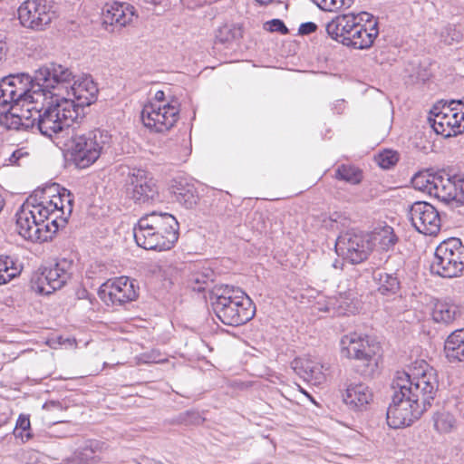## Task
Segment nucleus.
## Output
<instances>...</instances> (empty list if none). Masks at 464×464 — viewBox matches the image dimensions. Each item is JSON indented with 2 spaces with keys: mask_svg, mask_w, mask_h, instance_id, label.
Listing matches in <instances>:
<instances>
[{
  "mask_svg": "<svg viewBox=\"0 0 464 464\" xmlns=\"http://www.w3.org/2000/svg\"><path fill=\"white\" fill-rule=\"evenodd\" d=\"M392 401L387 409L386 419L392 429L411 425L430 407L438 391V382L431 372L411 374L397 372L392 381Z\"/></svg>",
  "mask_w": 464,
  "mask_h": 464,
  "instance_id": "1",
  "label": "nucleus"
},
{
  "mask_svg": "<svg viewBox=\"0 0 464 464\" xmlns=\"http://www.w3.org/2000/svg\"><path fill=\"white\" fill-rule=\"evenodd\" d=\"M72 78L68 67L53 62L41 65L34 76L21 72L3 77L0 80V111L19 110L34 96H45L46 92Z\"/></svg>",
  "mask_w": 464,
  "mask_h": 464,
  "instance_id": "2",
  "label": "nucleus"
},
{
  "mask_svg": "<svg viewBox=\"0 0 464 464\" xmlns=\"http://www.w3.org/2000/svg\"><path fill=\"white\" fill-rule=\"evenodd\" d=\"M179 223L167 212L152 211L142 216L133 227L137 245L147 250L164 251L173 247L179 238Z\"/></svg>",
  "mask_w": 464,
  "mask_h": 464,
  "instance_id": "3",
  "label": "nucleus"
},
{
  "mask_svg": "<svg viewBox=\"0 0 464 464\" xmlns=\"http://www.w3.org/2000/svg\"><path fill=\"white\" fill-rule=\"evenodd\" d=\"M209 301L214 314L226 325H243L256 314L251 298L234 285H215L209 291Z\"/></svg>",
  "mask_w": 464,
  "mask_h": 464,
  "instance_id": "4",
  "label": "nucleus"
},
{
  "mask_svg": "<svg viewBox=\"0 0 464 464\" xmlns=\"http://www.w3.org/2000/svg\"><path fill=\"white\" fill-rule=\"evenodd\" d=\"M40 97L34 96L27 103V107L31 108L29 117L32 118L31 122L34 123L33 131H38L52 139L53 135L68 130L78 120V113L73 110L72 103L50 95L52 100L43 102L42 106L38 108L37 103ZM42 97L44 101H46L47 94Z\"/></svg>",
  "mask_w": 464,
  "mask_h": 464,
  "instance_id": "5",
  "label": "nucleus"
},
{
  "mask_svg": "<svg viewBox=\"0 0 464 464\" xmlns=\"http://www.w3.org/2000/svg\"><path fill=\"white\" fill-rule=\"evenodd\" d=\"M111 142V135L105 130L75 132L67 144V156L77 168L85 169L98 160Z\"/></svg>",
  "mask_w": 464,
  "mask_h": 464,
  "instance_id": "6",
  "label": "nucleus"
},
{
  "mask_svg": "<svg viewBox=\"0 0 464 464\" xmlns=\"http://www.w3.org/2000/svg\"><path fill=\"white\" fill-rule=\"evenodd\" d=\"M154 99L157 102L144 105L140 113L141 121L151 131L165 132L179 118V102L177 99L167 102L163 91H157Z\"/></svg>",
  "mask_w": 464,
  "mask_h": 464,
  "instance_id": "7",
  "label": "nucleus"
},
{
  "mask_svg": "<svg viewBox=\"0 0 464 464\" xmlns=\"http://www.w3.org/2000/svg\"><path fill=\"white\" fill-rule=\"evenodd\" d=\"M431 271L441 277L452 278L464 274V245L459 238L442 241L435 249Z\"/></svg>",
  "mask_w": 464,
  "mask_h": 464,
  "instance_id": "8",
  "label": "nucleus"
},
{
  "mask_svg": "<svg viewBox=\"0 0 464 464\" xmlns=\"http://www.w3.org/2000/svg\"><path fill=\"white\" fill-rule=\"evenodd\" d=\"M72 72L70 68H68ZM72 78L64 83H59L51 92H46V94L59 97L60 93L55 92L56 90L65 88L69 98H61L66 100L68 102L72 103L73 110L78 113V119L82 118L84 115V108L90 106L97 100L98 87L93 82L91 75H82L75 79L73 72Z\"/></svg>",
  "mask_w": 464,
  "mask_h": 464,
  "instance_id": "9",
  "label": "nucleus"
},
{
  "mask_svg": "<svg viewBox=\"0 0 464 464\" xmlns=\"http://www.w3.org/2000/svg\"><path fill=\"white\" fill-rule=\"evenodd\" d=\"M74 262L69 258H58L49 266L42 268L32 280L33 288L42 295H50L62 289L72 278Z\"/></svg>",
  "mask_w": 464,
  "mask_h": 464,
  "instance_id": "10",
  "label": "nucleus"
},
{
  "mask_svg": "<svg viewBox=\"0 0 464 464\" xmlns=\"http://www.w3.org/2000/svg\"><path fill=\"white\" fill-rule=\"evenodd\" d=\"M17 14L23 27L36 32L45 30L56 18L53 0H25Z\"/></svg>",
  "mask_w": 464,
  "mask_h": 464,
  "instance_id": "11",
  "label": "nucleus"
},
{
  "mask_svg": "<svg viewBox=\"0 0 464 464\" xmlns=\"http://www.w3.org/2000/svg\"><path fill=\"white\" fill-rule=\"evenodd\" d=\"M126 194L137 205H149L159 199V189L152 175L143 169H130L125 180Z\"/></svg>",
  "mask_w": 464,
  "mask_h": 464,
  "instance_id": "12",
  "label": "nucleus"
},
{
  "mask_svg": "<svg viewBox=\"0 0 464 464\" xmlns=\"http://www.w3.org/2000/svg\"><path fill=\"white\" fill-rule=\"evenodd\" d=\"M372 246L370 235L362 231L349 230L337 237L335 251L344 260L355 265L367 259Z\"/></svg>",
  "mask_w": 464,
  "mask_h": 464,
  "instance_id": "13",
  "label": "nucleus"
},
{
  "mask_svg": "<svg viewBox=\"0 0 464 464\" xmlns=\"http://www.w3.org/2000/svg\"><path fill=\"white\" fill-rule=\"evenodd\" d=\"M16 226L18 233L31 241H46L53 234L50 220L47 218H40L35 205L33 209L22 208L16 213Z\"/></svg>",
  "mask_w": 464,
  "mask_h": 464,
  "instance_id": "14",
  "label": "nucleus"
},
{
  "mask_svg": "<svg viewBox=\"0 0 464 464\" xmlns=\"http://www.w3.org/2000/svg\"><path fill=\"white\" fill-rule=\"evenodd\" d=\"M62 189L63 187L56 183L46 186L40 191L41 201L35 204V210L40 215V218H47L50 220L53 227V233H56L59 228L64 227L67 224V217L62 216L60 212Z\"/></svg>",
  "mask_w": 464,
  "mask_h": 464,
  "instance_id": "15",
  "label": "nucleus"
},
{
  "mask_svg": "<svg viewBox=\"0 0 464 464\" xmlns=\"http://www.w3.org/2000/svg\"><path fill=\"white\" fill-rule=\"evenodd\" d=\"M98 295L106 305H121L138 296L134 281L127 276L107 280L99 290Z\"/></svg>",
  "mask_w": 464,
  "mask_h": 464,
  "instance_id": "16",
  "label": "nucleus"
},
{
  "mask_svg": "<svg viewBox=\"0 0 464 464\" xmlns=\"http://www.w3.org/2000/svg\"><path fill=\"white\" fill-rule=\"evenodd\" d=\"M408 218L412 227L424 235H436L440 229V216L429 202L416 201L409 206Z\"/></svg>",
  "mask_w": 464,
  "mask_h": 464,
  "instance_id": "17",
  "label": "nucleus"
},
{
  "mask_svg": "<svg viewBox=\"0 0 464 464\" xmlns=\"http://www.w3.org/2000/svg\"><path fill=\"white\" fill-rule=\"evenodd\" d=\"M340 344L343 356L362 361L365 365L369 364L375 354L374 347L370 344L368 337H362L356 333L344 335Z\"/></svg>",
  "mask_w": 464,
  "mask_h": 464,
  "instance_id": "18",
  "label": "nucleus"
},
{
  "mask_svg": "<svg viewBox=\"0 0 464 464\" xmlns=\"http://www.w3.org/2000/svg\"><path fill=\"white\" fill-rule=\"evenodd\" d=\"M343 401L350 411L362 412L368 409L373 400L371 388L362 382H346Z\"/></svg>",
  "mask_w": 464,
  "mask_h": 464,
  "instance_id": "19",
  "label": "nucleus"
},
{
  "mask_svg": "<svg viewBox=\"0 0 464 464\" xmlns=\"http://www.w3.org/2000/svg\"><path fill=\"white\" fill-rule=\"evenodd\" d=\"M136 16L134 6L127 2L112 1L102 8L103 24L112 27L122 28Z\"/></svg>",
  "mask_w": 464,
  "mask_h": 464,
  "instance_id": "20",
  "label": "nucleus"
},
{
  "mask_svg": "<svg viewBox=\"0 0 464 464\" xmlns=\"http://www.w3.org/2000/svg\"><path fill=\"white\" fill-rule=\"evenodd\" d=\"M429 120L434 131L445 138L464 132V116L461 111L450 114L434 111V117Z\"/></svg>",
  "mask_w": 464,
  "mask_h": 464,
  "instance_id": "21",
  "label": "nucleus"
},
{
  "mask_svg": "<svg viewBox=\"0 0 464 464\" xmlns=\"http://www.w3.org/2000/svg\"><path fill=\"white\" fill-rule=\"evenodd\" d=\"M358 15L348 13L336 15L326 24L325 30L331 39L346 46L347 41L344 38L351 36L353 28L358 24Z\"/></svg>",
  "mask_w": 464,
  "mask_h": 464,
  "instance_id": "22",
  "label": "nucleus"
},
{
  "mask_svg": "<svg viewBox=\"0 0 464 464\" xmlns=\"http://www.w3.org/2000/svg\"><path fill=\"white\" fill-rule=\"evenodd\" d=\"M31 108L20 106L19 110H5L0 111V125L8 130H34L32 118L29 117Z\"/></svg>",
  "mask_w": 464,
  "mask_h": 464,
  "instance_id": "23",
  "label": "nucleus"
},
{
  "mask_svg": "<svg viewBox=\"0 0 464 464\" xmlns=\"http://www.w3.org/2000/svg\"><path fill=\"white\" fill-rule=\"evenodd\" d=\"M377 25L378 24L375 22L372 25H371L370 29H367L359 21L356 26L353 28L351 36L344 38V40L347 41L346 46L357 50L370 48L379 34Z\"/></svg>",
  "mask_w": 464,
  "mask_h": 464,
  "instance_id": "24",
  "label": "nucleus"
},
{
  "mask_svg": "<svg viewBox=\"0 0 464 464\" xmlns=\"http://www.w3.org/2000/svg\"><path fill=\"white\" fill-rule=\"evenodd\" d=\"M292 368L301 378L312 384H320L324 381L323 366L310 358H295Z\"/></svg>",
  "mask_w": 464,
  "mask_h": 464,
  "instance_id": "25",
  "label": "nucleus"
},
{
  "mask_svg": "<svg viewBox=\"0 0 464 464\" xmlns=\"http://www.w3.org/2000/svg\"><path fill=\"white\" fill-rule=\"evenodd\" d=\"M461 316L459 305L446 300H437L432 307L431 318L434 323L445 326L451 324Z\"/></svg>",
  "mask_w": 464,
  "mask_h": 464,
  "instance_id": "26",
  "label": "nucleus"
},
{
  "mask_svg": "<svg viewBox=\"0 0 464 464\" xmlns=\"http://www.w3.org/2000/svg\"><path fill=\"white\" fill-rule=\"evenodd\" d=\"M170 190L175 200L186 208H192L198 202L197 188L185 179H173Z\"/></svg>",
  "mask_w": 464,
  "mask_h": 464,
  "instance_id": "27",
  "label": "nucleus"
},
{
  "mask_svg": "<svg viewBox=\"0 0 464 464\" xmlns=\"http://www.w3.org/2000/svg\"><path fill=\"white\" fill-rule=\"evenodd\" d=\"M457 183H459V175L444 177L439 174L433 196L445 203L457 201L459 189Z\"/></svg>",
  "mask_w": 464,
  "mask_h": 464,
  "instance_id": "28",
  "label": "nucleus"
},
{
  "mask_svg": "<svg viewBox=\"0 0 464 464\" xmlns=\"http://www.w3.org/2000/svg\"><path fill=\"white\" fill-rule=\"evenodd\" d=\"M444 352L450 362H464V328L453 331L447 337Z\"/></svg>",
  "mask_w": 464,
  "mask_h": 464,
  "instance_id": "29",
  "label": "nucleus"
},
{
  "mask_svg": "<svg viewBox=\"0 0 464 464\" xmlns=\"http://www.w3.org/2000/svg\"><path fill=\"white\" fill-rule=\"evenodd\" d=\"M373 279L377 284V291L380 295L392 296L400 293L401 282L397 272L378 271L373 274Z\"/></svg>",
  "mask_w": 464,
  "mask_h": 464,
  "instance_id": "30",
  "label": "nucleus"
},
{
  "mask_svg": "<svg viewBox=\"0 0 464 464\" xmlns=\"http://www.w3.org/2000/svg\"><path fill=\"white\" fill-rule=\"evenodd\" d=\"M439 173H431L429 170L419 171L411 178L412 187L420 191L433 196Z\"/></svg>",
  "mask_w": 464,
  "mask_h": 464,
  "instance_id": "31",
  "label": "nucleus"
},
{
  "mask_svg": "<svg viewBox=\"0 0 464 464\" xmlns=\"http://www.w3.org/2000/svg\"><path fill=\"white\" fill-rule=\"evenodd\" d=\"M22 271L21 266L17 264L16 260L8 256H0V285L10 282L14 277L18 276Z\"/></svg>",
  "mask_w": 464,
  "mask_h": 464,
  "instance_id": "32",
  "label": "nucleus"
},
{
  "mask_svg": "<svg viewBox=\"0 0 464 464\" xmlns=\"http://www.w3.org/2000/svg\"><path fill=\"white\" fill-rule=\"evenodd\" d=\"M241 36L242 29L235 24H224L215 33L216 42L220 44H229Z\"/></svg>",
  "mask_w": 464,
  "mask_h": 464,
  "instance_id": "33",
  "label": "nucleus"
},
{
  "mask_svg": "<svg viewBox=\"0 0 464 464\" xmlns=\"http://www.w3.org/2000/svg\"><path fill=\"white\" fill-rule=\"evenodd\" d=\"M432 419L434 429L440 433H449L455 427L456 420L449 411H438Z\"/></svg>",
  "mask_w": 464,
  "mask_h": 464,
  "instance_id": "34",
  "label": "nucleus"
},
{
  "mask_svg": "<svg viewBox=\"0 0 464 464\" xmlns=\"http://www.w3.org/2000/svg\"><path fill=\"white\" fill-rule=\"evenodd\" d=\"M374 240L378 242L382 250L389 251L394 247L398 242V237L392 227L385 226L381 231L375 233Z\"/></svg>",
  "mask_w": 464,
  "mask_h": 464,
  "instance_id": "35",
  "label": "nucleus"
},
{
  "mask_svg": "<svg viewBox=\"0 0 464 464\" xmlns=\"http://www.w3.org/2000/svg\"><path fill=\"white\" fill-rule=\"evenodd\" d=\"M335 177L351 184H358L362 180V172L353 166L341 165L335 171Z\"/></svg>",
  "mask_w": 464,
  "mask_h": 464,
  "instance_id": "36",
  "label": "nucleus"
},
{
  "mask_svg": "<svg viewBox=\"0 0 464 464\" xmlns=\"http://www.w3.org/2000/svg\"><path fill=\"white\" fill-rule=\"evenodd\" d=\"M15 438H21L25 442L33 438L29 415L20 414L14 430Z\"/></svg>",
  "mask_w": 464,
  "mask_h": 464,
  "instance_id": "37",
  "label": "nucleus"
},
{
  "mask_svg": "<svg viewBox=\"0 0 464 464\" xmlns=\"http://www.w3.org/2000/svg\"><path fill=\"white\" fill-rule=\"evenodd\" d=\"M321 10L336 12L342 8H349L354 0H312Z\"/></svg>",
  "mask_w": 464,
  "mask_h": 464,
  "instance_id": "38",
  "label": "nucleus"
},
{
  "mask_svg": "<svg viewBox=\"0 0 464 464\" xmlns=\"http://www.w3.org/2000/svg\"><path fill=\"white\" fill-rule=\"evenodd\" d=\"M398 154L395 151L386 150L375 157L377 164L384 169L393 167L398 161Z\"/></svg>",
  "mask_w": 464,
  "mask_h": 464,
  "instance_id": "39",
  "label": "nucleus"
},
{
  "mask_svg": "<svg viewBox=\"0 0 464 464\" xmlns=\"http://www.w3.org/2000/svg\"><path fill=\"white\" fill-rule=\"evenodd\" d=\"M212 272L207 274H195L191 278L192 289L198 292L206 291L212 280Z\"/></svg>",
  "mask_w": 464,
  "mask_h": 464,
  "instance_id": "40",
  "label": "nucleus"
},
{
  "mask_svg": "<svg viewBox=\"0 0 464 464\" xmlns=\"http://www.w3.org/2000/svg\"><path fill=\"white\" fill-rule=\"evenodd\" d=\"M73 201L74 196L73 194L65 188L62 189V203L60 206V212L62 216L67 217V218L71 216L73 208Z\"/></svg>",
  "mask_w": 464,
  "mask_h": 464,
  "instance_id": "41",
  "label": "nucleus"
},
{
  "mask_svg": "<svg viewBox=\"0 0 464 464\" xmlns=\"http://www.w3.org/2000/svg\"><path fill=\"white\" fill-rule=\"evenodd\" d=\"M328 305L333 306L338 314H346L349 312H352L350 308V304H347L341 295L339 299L335 297H331L328 301Z\"/></svg>",
  "mask_w": 464,
  "mask_h": 464,
  "instance_id": "42",
  "label": "nucleus"
},
{
  "mask_svg": "<svg viewBox=\"0 0 464 464\" xmlns=\"http://www.w3.org/2000/svg\"><path fill=\"white\" fill-rule=\"evenodd\" d=\"M264 28L266 31L269 32H277L281 34H288V28L285 26V23L280 19H272L268 22H266L264 24Z\"/></svg>",
  "mask_w": 464,
  "mask_h": 464,
  "instance_id": "43",
  "label": "nucleus"
},
{
  "mask_svg": "<svg viewBox=\"0 0 464 464\" xmlns=\"http://www.w3.org/2000/svg\"><path fill=\"white\" fill-rule=\"evenodd\" d=\"M458 101L451 100L449 103L446 102L442 106L441 110H439L437 106H434L430 112L434 115L435 112H447V114L459 112V109H458Z\"/></svg>",
  "mask_w": 464,
  "mask_h": 464,
  "instance_id": "44",
  "label": "nucleus"
},
{
  "mask_svg": "<svg viewBox=\"0 0 464 464\" xmlns=\"http://www.w3.org/2000/svg\"><path fill=\"white\" fill-rule=\"evenodd\" d=\"M317 30V24L314 22H306L300 24L298 34L300 35H308Z\"/></svg>",
  "mask_w": 464,
  "mask_h": 464,
  "instance_id": "45",
  "label": "nucleus"
},
{
  "mask_svg": "<svg viewBox=\"0 0 464 464\" xmlns=\"http://www.w3.org/2000/svg\"><path fill=\"white\" fill-rule=\"evenodd\" d=\"M79 459L83 461L82 464H91L95 459V455L92 450L83 449L82 451L79 453Z\"/></svg>",
  "mask_w": 464,
  "mask_h": 464,
  "instance_id": "46",
  "label": "nucleus"
},
{
  "mask_svg": "<svg viewBox=\"0 0 464 464\" xmlns=\"http://www.w3.org/2000/svg\"><path fill=\"white\" fill-rule=\"evenodd\" d=\"M141 4L147 5L148 8L150 6H162L166 7L169 5V0H139Z\"/></svg>",
  "mask_w": 464,
  "mask_h": 464,
  "instance_id": "47",
  "label": "nucleus"
},
{
  "mask_svg": "<svg viewBox=\"0 0 464 464\" xmlns=\"http://www.w3.org/2000/svg\"><path fill=\"white\" fill-rule=\"evenodd\" d=\"M459 186L457 202L464 205V176L459 175Z\"/></svg>",
  "mask_w": 464,
  "mask_h": 464,
  "instance_id": "48",
  "label": "nucleus"
},
{
  "mask_svg": "<svg viewBox=\"0 0 464 464\" xmlns=\"http://www.w3.org/2000/svg\"><path fill=\"white\" fill-rule=\"evenodd\" d=\"M447 33L448 35H450L451 41H459L461 34L459 32H458L453 26L449 25L445 27L444 31L442 32V35Z\"/></svg>",
  "mask_w": 464,
  "mask_h": 464,
  "instance_id": "49",
  "label": "nucleus"
},
{
  "mask_svg": "<svg viewBox=\"0 0 464 464\" xmlns=\"http://www.w3.org/2000/svg\"><path fill=\"white\" fill-rule=\"evenodd\" d=\"M7 45L4 39L0 36V61L5 56Z\"/></svg>",
  "mask_w": 464,
  "mask_h": 464,
  "instance_id": "50",
  "label": "nucleus"
},
{
  "mask_svg": "<svg viewBox=\"0 0 464 464\" xmlns=\"http://www.w3.org/2000/svg\"><path fill=\"white\" fill-rule=\"evenodd\" d=\"M44 408L47 410L51 408H61V403L59 401H51L49 402L44 403Z\"/></svg>",
  "mask_w": 464,
  "mask_h": 464,
  "instance_id": "51",
  "label": "nucleus"
},
{
  "mask_svg": "<svg viewBox=\"0 0 464 464\" xmlns=\"http://www.w3.org/2000/svg\"><path fill=\"white\" fill-rule=\"evenodd\" d=\"M256 1L261 5H268L269 3L272 2V0H256Z\"/></svg>",
  "mask_w": 464,
  "mask_h": 464,
  "instance_id": "52",
  "label": "nucleus"
},
{
  "mask_svg": "<svg viewBox=\"0 0 464 464\" xmlns=\"http://www.w3.org/2000/svg\"><path fill=\"white\" fill-rule=\"evenodd\" d=\"M18 160V157H16V152H14L10 158L11 161H16Z\"/></svg>",
  "mask_w": 464,
  "mask_h": 464,
  "instance_id": "53",
  "label": "nucleus"
},
{
  "mask_svg": "<svg viewBox=\"0 0 464 464\" xmlns=\"http://www.w3.org/2000/svg\"><path fill=\"white\" fill-rule=\"evenodd\" d=\"M362 15H367V16H369V15H370L368 13H362Z\"/></svg>",
  "mask_w": 464,
  "mask_h": 464,
  "instance_id": "54",
  "label": "nucleus"
},
{
  "mask_svg": "<svg viewBox=\"0 0 464 464\" xmlns=\"http://www.w3.org/2000/svg\"><path fill=\"white\" fill-rule=\"evenodd\" d=\"M445 42L448 44H450L451 42L448 41V39H445Z\"/></svg>",
  "mask_w": 464,
  "mask_h": 464,
  "instance_id": "55",
  "label": "nucleus"
}]
</instances>
